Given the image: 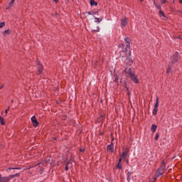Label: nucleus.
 I'll return each instance as SVG.
<instances>
[{
	"mask_svg": "<svg viewBox=\"0 0 182 182\" xmlns=\"http://www.w3.org/2000/svg\"><path fill=\"white\" fill-rule=\"evenodd\" d=\"M31 122H32V123H36L38 122V120H36V117L33 116L31 117Z\"/></svg>",
	"mask_w": 182,
	"mask_h": 182,
	"instance_id": "15",
	"label": "nucleus"
},
{
	"mask_svg": "<svg viewBox=\"0 0 182 182\" xmlns=\"http://www.w3.org/2000/svg\"><path fill=\"white\" fill-rule=\"evenodd\" d=\"M122 46H124V44H121L120 47L122 48Z\"/></svg>",
	"mask_w": 182,
	"mask_h": 182,
	"instance_id": "34",
	"label": "nucleus"
},
{
	"mask_svg": "<svg viewBox=\"0 0 182 182\" xmlns=\"http://www.w3.org/2000/svg\"><path fill=\"white\" fill-rule=\"evenodd\" d=\"M87 14L88 15H92V14L90 13V12H87Z\"/></svg>",
	"mask_w": 182,
	"mask_h": 182,
	"instance_id": "31",
	"label": "nucleus"
},
{
	"mask_svg": "<svg viewBox=\"0 0 182 182\" xmlns=\"http://www.w3.org/2000/svg\"><path fill=\"white\" fill-rule=\"evenodd\" d=\"M140 1V2H143V1H144V0H139Z\"/></svg>",
	"mask_w": 182,
	"mask_h": 182,
	"instance_id": "39",
	"label": "nucleus"
},
{
	"mask_svg": "<svg viewBox=\"0 0 182 182\" xmlns=\"http://www.w3.org/2000/svg\"><path fill=\"white\" fill-rule=\"evenodd\" d=\"M80 151L81 152L85 151V149H80Z\"/></svg>",
	"mask_w": 182,
	"mask_h": 182,
	"instance_id": "35",
	"label": "nucleus"
},
{
	"mask_svg": "<svg viewBox=\"0 0 182 182\" xmlns=\"http://www.w3.org/2000/svg\"><path fill=\"white\" fill-rule=\"evenodd\" d=\"M122 74L128 75L127 76L129 77H131V76H134L135 75L134 70L132 68H126L122 71Z\"/></svg>",
	"mask_w": 182,
	"mask_h": 182,
	"instance_id": "3",
	"label": "nucleus"
},
{
	"mask_svg": "<svg viewBox=\"0 0 182 182\" xmlns=\"http://www.w3.org/2000/svg\"><path fill=\"white\" fill-rule=\"evenodd\" d=\"M4 87V85H2L1 87H0V90L1 89H2Z\"/></svg>",
	"mask_w": 182,
	"mask_h": 182,
	"instance_id": "32",
	"label": "nucleus"
},
{
	"mask_svg": "<svg viewBox=\"0 0 182 182\" xmlns=\"http://www.w3.org/2000/svg\"><path fill=\"white\" fill-rule=\"evenodd\" d=\"M91 6H97V2L95 1V0H90Z\"/></svg>",
	"mask_w": 182,
	"mask_h": 182,
	"instance_id": "12",
	"label": "nucleus"
},
{
	"mask_svg": "<svg viewBox=\"0 0 182 182\" xmlns=\"http://www.w3.org/2000/svg\"><path fill=\"white\" fill-rule=\"evenodd\" d=\"M117 80H119V76H117V77H115L114 82H117Z\"/></svg>",
	"mask_w": 182,
	"mask_h": 182,
	"instance_id": "28",
	"label": "nucleus"
},
{
	"mask_svg": "<svg viewBox=\"0 0 182 182\" xmlns=\"http://www.w3.org/2000/svg\"><path fill=\"white\" fill-rule=\"evenodd\" d=\"M128 177H130V173H128Z\"/></svg>",
	"mask_w": 182,
	"mask_h": 182,
	"instance_id": "37",
	"label": "nucleus"
},
{
	"mask_svg": "<svg viewBox=\"0 0 182 182\" xmlns=\"http://www.w3.org/2000/svg\"><path fill=\"white\" fill-rule=\"evenodd\" d=\"M151 130L152 133H154L156 132V130H157V125L152 124Z\"/></svg>",
	"mask_w": 182,
	"mask_h": 182,
	"instance_id": "11",
	"label": "nucleus"
},
{
	"mask_svg": "<svg viewBox=\"0 0 182 182\" xmlns=\"http://www.w3.org/2000/svg\"><path fill=\"white\" fill-rule=\"evenodd\" d=\"M14 4H15V0H11L9 5V6H14Z\"/></svg>",
	"mask_w": 182,
	"mask_h": 182,
	"instance_id": "22",
	"label": "nucleus"
},
{
	"mask_svg": "<svg viewBox=\"0 0 182 182\" xmlns=\"http://www.w3.org/2000/svg\"><path fill=\"white\" fill-rule=\"evenodd\" d=\"M72 1H75V0H72Z\"/></svg>",
	"mask_w": 182,
	"mask_h": 182,
	"instance_id": "42",
	"label": "nucleus"
},
{
	"mask_svg": "<svg viewBox=\"0 0 182 182\" xmlns=\"http://www.w3.org/2000/svg\"><path fill=\"white\" fill-rule=\"evenodd\" d=\"M156 8H157L158 9H161V6L160 5L158 4H155Z\"/></svg>",
	"mask_w": 182,
	"mask_h": 182,
	"instance_id": "25",
	"label": "nucleus"
},
{
	"mask_svg": "<svg viewBox=\"0 0 182 182\" xmlns=\"http://www.w3.org/2000/svg\"><path fill=\"white\" fill-rule=\"evenodd\" d=\"M15 177H19V173L4 177H2V175L0 174V182H9L10 180H12V178H15Z\"/></svg>",
	"mask_w": 182,
	"mask_h": 182,
	"instance_id": "1",
	"label": "nucleus"
},
{
	"mask_svg": "<svg viewBox=\"0 0 182 182\" xmlns=\"http://www.w3.org/2000/svg\"><path fill=\"white\" fill-rule=\"evenodd\" d=\"M159 15L160 16H163L164 18H166V14H164V12L162 11H159Z\"/></svg>",
	"mask_w": 182,
	"mask_h": 182,
	"instance_id": "18",
	"label": "nucleus"
},
{
	"mask_svg": "<svg viewBox=\"0 0 182 182\" xmlns=\"http://www.w3.org/2000/svg\"><path fill=\"white\" fill-rule=\"evenodd\" d=\"M38 124H39V122H38V121L36 122H34L33 127H38Z\"/></svg>",
	"mask_w": 182,
	"mask_h": 182,
	"instance_id": "23",
	"label": "nucleus"
},
{
	"mask_svg": "<svg viewBox=\"0 0 182 182\" xmlns=\"http://www.w3.org/2000/svg\"><path fill=\"white\" fill-rule=\"evenodd\" d=\"M70 164V162L68 161L67 164L65 165V171H68L69 170V165Z\"/></svg>",
	"mask_w": 182,
	"mask_h": 182,
	"instance_id": "19",
	"label": "nucleus"
},
{
	"mask_svg": "<svg viewBox=\"0 0 182 182\" xmlns=\"http://www.w3.org/2000/svg\"><path fill=\"white\" fill-rule=\"evenodd\" d=\"M116 168H118V170H122V164L118 163L116 166Z\"/></svg>",
	"mask_w": 182,
	"mask_h": 182,
	"instance_id": "17",
	"label": "nucleus"
},
{
	"mask_svg": "<svg viewBox=\"0 0 182 182\" xmlns=\"http://www.w3.org/2000/svg\"><path fill=\"white\" fill-rule=\"evenodd\" d=\"M178 12H179V13H181V11H178Z\"/></svg>",
	"mask_w": 182,
	"mask_h": 182,
	"instance_id": "41",
	"label": "nucleus"
},
{
	"mask_svg": "<svg viewBox=\"0 0 182 182\" xmlns=\"http://www.w3.org/2000/svg\"><path fill=\"white\" fill-rule=\"evenodd\" d=\"M154 5H156V1H154Z\"/></svg>",
	"mask_w": 182,
	"mask_h": 182,
	"instance_id": "38",
	"label": "nucleus"
},
{
	"mask_svg": "<svg viewBox=\"0 0 182 182\" xmlns=\"http://www.w3.org/2000/svg\"><path fill=\"white\" fill-rule=\"evenodd\" d=\"M164 170H166V165L164 164V162L162 163V164L160 166V168H159L156 173L155 177L159 178L160 176H163L164 174Z\"/></svg>",
	"mask_w": 182,
	"mask_h": 182,
	"instance_id": "2",
	"label": "nucleus"
},
{
	"mask_svg": "<svg viewBox=\"0 0 182 182\" xmlns=\"http://www.w3.org/2000/svg\"><path fill=\"white\" fill-rule=\"evenodd\" d=\"M54 2H58L59 0H53Z\"/></svg>",
	"mask_w": 182,
	"mask_h": 182,
	"instance_id": "33",
	"label": "nucleus"
},
{
	"mask_svg": "<svg viewBox=\"0 0 182 182\" xmlns=\"http://www.w3.org/2000/svg\"><path fill=\"white\" fill-rule=\"evenodd\" d=\"M95 22H97L98 23H100V22H102V18L100 19L97 17H95Z\"/></svg>",
	"mask_w": 182,
	"mask_h": 182,
	"instance_id": "20",
	"label": "nucleus"
},
{
	"mask_svg": "<svg viewBox=\"0 0 182 182\" xmlns=\"http://www.w3.org/2000/svg\"><path fill=\"white\" fill-rule=\"evenodd\" d=\"M167 3V0H162V4H166Z\"/></svg>",
	"mask_w": 182,
	"mask_h": 182,
	"instance_id": "30",
	"label": "nucleus"
},
{
	"mask_svg": "<svg viewBox=\"0 0 182 182\" xmlns=\"http://www.w3.org/2000/svg\"><path fill=\"white\" fill-rule=\"evenodd\" d=\"M127 25V18H122L121 19V26L122 28H124Z\"/></svg>",
	"mask_w": 182,
	"mask_h": 182,
	"instance_id": "9",
	"label": "nucleus"
},
{
	"mask_svg": "<svg viewBox=\"0 0 182 182\" xmlns=\"http://www.w3.org/2000/svg\"><path fill=\"white\" fill-rule=\"evenodd\" d=\"M157 112H159V97H156V103H155V105L154 107V110H153V112H152L154 116H156V114H157Z\"/></svg>",
	"mask_w": 182,
	"mask_h": 182,
	"instance_id": "4",
	"label": "nucleus"
},
{
	"mask_svg": "<svg viewBox=\"0 0 182 182\" xmlns=\"http://www.w3.org/2000/svg\"><path fill=\"white\" fill-rule=\"evenodd\" d=\"M179 2H180V4H181V5H182V0H180Z\"/></svg>",
	"mask_w": 182,
	"mask_h": 182,
	"instance_id": "36",
	"label": "nucleus"
},
{
	"mask_svg": "<svg viewBox=\"0 0 182 182\" xmlns=\"http://www.w3.org/2000/svg\"><path fill=\"white\" fill-rule=\"evenodd\" d=\"M171 59H172L173 63H176V62L178 60V58H177V56L172 57Z\"/></svg>",
	"mask_w": 182,
	"mask_h": 182,
	"instance_id": "13",
	"label": "nucleus"
},
{
	"mask_svg": "<svg viewBox=\"0 0 182 182\" xmlns=\"http://www.w3.org/2000/svg\"><path fill=\"white\" fill-rule=\"evenodd\" d=\"M3 33L4 35H9L11 33V31L9 29L6 30Z\"/></svg>",
	"mask_w": 182,
	"mask_h": 182,
	"instance_id": "16",
	"label": "nucleus"
},
{
	"mask_svg": "<svg viewBox=\"0 0 182 182\" xmlns=\"http://www.w3.org/2000/svg\"><path fill=\"white\" fill-rule=\"evenodd\" d=\"M107 151H111V153H113V151H114V144L112 143L111 144L107 145Z\"/></svg>",
	"mask_w": 182,
	"mask_h": 182,
	"instance_id": "6",
	"label": "nucleus"
},
{
	"mask_svg": "<svg viewBox=\"0 0 182 182\" xmlns=\"http://www.w3.org/2000/svg\"><path fill=\"white\" fill-rule=\"evenodd\" d=\"M19 168H9L8 170H20Z\"/></svg>",
	"mask_w": 182,
	"mask_h": 182,
	"instance_id": "24",
	"label": "nucleus"
},
{
	"mask_svg": "<svg viewBox=\"0 0 182 182\" xmlns=\"http://www.w3.org/2000/svg\"><path fill=\"white\" fill-rule=\"evenodd\" d=\"M0 122L2 126H5V121L4 120V117H0Z\"/></svg>",
	"mask_w": 182,
	"mask_h": 182,
	"instance_id": "14",
	"label": "nucleus"
},
{
	"mask_svg": "<svg viewBox=\"0 0 182 182\" xmlns=\"http://www.w3.org/2000/svg\"><path fill=\"white\" fill-rule=\"evenodd\" d=\"M5 26V21L1 22L0 23V29H2Z\"/></svg>",
	"mask_w": 182,
	"mask_h": 182,
	"instance_id": "21",
	"label": "nucleus"
},
{
	"mask_svg": "<svg viewBox=\"0 0 182 182\" xmlns=\"http://www.w3.org/2000/svg\"><path fill=\"white\" fill-rule=\"evenodd\" d=\"M120 156H121V157H122V159H124V160H125V161L129 160V150L125 149V150L122 152V154L120 155Z\"/></svg>",
	"mask_w": 182,
	"mask_h": 182,
	"instance_id": "5",
	"label": "nucleus"
},
{
	"mask_svg": "<svg viewBox=\"0 0 182 182\" xmlns=\"http://www.w3.org/2000/svg\"><path fill=\"white\" fill-rule=\"evenodd\" d=\"M124 42H126V48L125 50H127V48H130V39L129 38H124Z\"/></svg>",
	"mask_w": 182,
	"mask_h": 182,
	"instance_id": "8",
	"label": "nucleus"
},
{
	"mask_svg": "<svg viewBox=\"0 0 182 182\" xmlns=\"http://www.w3.org/2000/svg\"><path fill=\"white\" fill-rule=\"evenodd\" d=\"M9 110V107H8V109H6V110H5V113H6V114H8Z\"/></svg>",
	"mask_w": 182,
	"mask_h": 182,
	"instance_id": "29",
	"label": "nucleus"
},
{
	"mask_svg": "<svg viewBox=\"0 0 182 182\" xmlns=\"http://www.w3.org/2000/svg\"><path fill=\"white\" fill-rule=\"evenodd\" d=\"M131 80L134 82V83H139V80L137 79V77L136 76V74H134V75H132L129 77Z\"/></svg>",
	"mask_w": 182,
	"mask_h": 182,
	"instance_id": "7",
	"label": "nucleus"
},
{
	"mask_svg": "<svg viewBox=\"0 0 182 182\" xmlns=\"http://www.w3.org/2000/svg\"><path fill=\"white\" fill-rule=\"evenodd\" d=\"M122 159H123V158L122 157V156H119V162H118V163H119V164L122 163Z\"/></svg>",
	"mask_w": 182,
	"mask_h": 182,
	"instance_id": "27",
	"label": "nucleus"
},
{
	"mask_svg": "<svg viewBox=\"0 0 182 182\" xmlns=\"http://www.w3.org/2000/svg\"><path fill=\"white\" fill-rule=\"evenodd\" d=\"M43 69V66L41 63H38V70L39 73H42V70Z\"/></svg>",
	"mask_w": 182,
	"mask_h": 182,
	"instance_id": "10",
	"label": "nucleus"
},
{
	"mask_svg": "<svg viewBox=\"0 0 182 182\" xmlns=\"http://www.w3.org/2000/svg\"><path fill=\"white\" fill-rule=\"evenodd\" d=\"M11 102L14 103V100H11Z\"/></svg>",
	"mask_w": 182,
	"mask_h": 182,
	"instance_id": "40",
	"label": "nucleus"
},
{
	"mask_svg": "<svg viewBox=\"0 0 182 182\" xmlns=\"http://www.w3.org/2000/svg\"><path fill=\"white\" fill-rule=\"evenodd\" d=\"M159 134H156L155 140H159Z\"/></svg>",
	"mask_w": 182,
	"mask_h": 182,
	"instance_id": "26",
	"label": "nucleus"
}]
</instances>
